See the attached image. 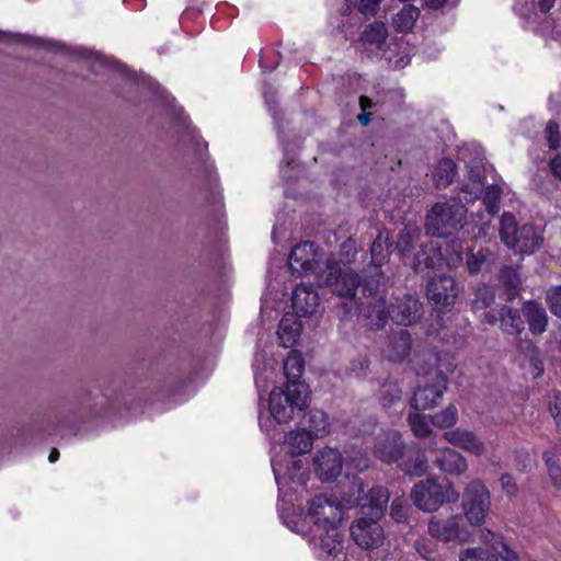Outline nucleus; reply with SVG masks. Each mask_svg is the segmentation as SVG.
Segmentation results:
<instances>
[{
  "label": "nucleus",
  "mask_w": 561,
  "mask_h": 561,
  "mask_svg": "<svg viewBox=\"0 0 561 561\" xmlns=\"http://www.w3.org/2000/svg\"><path fill=\"white\" fill-rule=\"evenodd\" d=\"M389 492L382 486L365 490V484L355 479L343 501L348 507H359V516L350 527L351 537L357 546L371 550L385 542V531L379 524L389 502Z\"/></svg>",
  "instance_id": "nucleus-1"
},
{
  "label": "nucleus",
  "mask_w": 561,
  "mask_h": 561,
  "mask_svg": "<svg viewBox=\"0 0 561 561\" xmlns=\"http://www.w3.org/2000/svg\"><path fill=\"white\" fill-rule=\"evenodd\" d=\"M307 517L312 523L310 543L320 559L342 552L343 538L339 525L343 519L342 504L327 495H317L308 503Z\"/></svg>",
  "instance_id": "nucleus-2"
},
{
  "label": "nucleus",
  "mask_w": 561,
  "mask_h": 561,
  "mask_svg": "<svg viewBox=\"0 0 561 561\" xmlns=\"http://www.w3.org/2000/svg\"><path fill=\"white\" fill-rule=\"evenodd\" d=\"M356 254V243L350 238L341 245L339 261L332 256L324 260L325 270L319 273L318 283L329 287L339 297L352 299L355 309L360 310L364 302H359L356 298L360 278L354 271L347 268L354 262Z\"/></svg>",
  "instance_id": "nucleus-3"
},
{
  "label": "nucleus",
  "mask_w": 561,
  "mask_h": 561,
  "mask_svg": "<svg viewBox=\"0 0 561 561\" xmlns=\"http://www.w3.org/2000/svg\"><path fill=\"white\" fill-rule=\"evenodd\" d=\"M368 306L369 310L366 317L370 325L376 329L383 328L388 317L400 325H411L420 318L421 305L412 295L396 297L390 307H387L382 297H373Z\"/></svg>",
  "instance_id": "nucleus-4"
},
{
  "label": "nucleus",
  "mask_w": 561,
  "mask_h": 561,
  "mask_svg": "<svg viewBox=\"0 0 561 561\" xmlns=\"http://www.w3.org/2000/svg\"><path fill=\"white\" fill-rule=\"evenodd\" d=\"M308 387L302 382H287L272 390L268 400V410L272 417L278 423L290 422L297 412L307 407Z\"/></svg>",
  "instance_id": "nucleus-5"
},
{
  "label": "nucleus",
  "mask_w": 561,
  "mask_h": 561,
  "mask_svg": "<svg viewBox=\"0 0 561 561\" xmlns=\"http://www.w3.org/2000/svg\"><path fill=\"white\" fill-rule=\"evenodd\" d=\"M460 497L453 482L430 478L417 482L412 491L411 499L414 505L424 512H436L444 503H456Z\"/></svg>",
  "instance_id": "nucleus-6"
},
{
  "label": "nucleus",
  "mask_w": 561,
  "mask_h": 561,
  "mask_svg": "<svg viewBox=\"0 0 561 561\" xmlns=\"http://www.w3.org/2000/svg\"><path fill=\"white\" fill-rule=\"evenodd\" d=\"M501 240L519 254H531L542 244L541 231L533 225L517 228L515 217L503 214L500 226Z\"/></svg>",
  "instance_id": "nucleus-7"
},
{
  "label": "nucleus",
  "mask_w": 561,
  "mask_h": 561,
  "mask_svg": "<svg viewBox=\"0 0 561 561\" xmlns=\"http://www.w3.org/2000/svg\"><path fill=\"white\" fill-rule=\"evenodd\" d=\"M465 216L466 208L457 201L435 204L427 215L426 230L439 238L450 236L462 228Z\"/></svg>",
  "instance_id": "nucleus-8"
},
{
  "label": "nucleus",
  "mask_w": 561,
  "mask_h": 561,
  "mask_svg": "<svg viewBox=\"0 0 561 561\" xmlns=\"http://www.w3.org/2000/svg\"><path fill=\"white\" fill-rule=\"evenodd\" d=\"M461 506L470 525L480 526L485 522L491 508V494L481 480L474 479L467 484Z\"/></svg>",
  "instance_id": "nucleus-9"
},
{
  "label": "nucleus",
  "mask_w": 561,
  "mask_h": 561,
  "mask_svg": "<svg viewBox=\"0 0 561 561\" xmlns=\"http://www.w3.org/2000/svg\"><path fill=\"white\" fill-rule=\"evenodd\" d=\"M288 263L294 273L299 275L314 274L317 278L321 270H325L322 255L319 253L316 244L310 241L294 247Z\"/></svg>",
  "instance_id": "nucleus-10"
},
{
  "label": "nucleus",
  "mask_w": 561,
  "mask_h": 561,
  "mask_svg": "<svg viewBox=\"0 0 561 561\" xmlns=\"http://www.w3.org/2000/svg\"><path fill=\"white\" fill-rule=\"evenodd\" d=\"M428 533L443 541L465 542L470 536L462 516L458 514L447 518L432 517L428 522Z\"/></svg>",
  "instance_id": "nucleus-11"
},
{
  "label": "nucleus",
  "mask_w": 561,
  "mask_h": 561,
  "mask_svg": "<svg viewBox=\"0 0 561 561\" xmlns=\"http://www.w3.org/2000/svg\"><path fill=\"white\" fill-rule=\"evenodd\" d=\"M456 296V284L449 276L439 275L427 285V298L439 311L453 307Z\"/></svg>",
  "instance_id": "nucleus-12"
},
{
  "label": "nucleus",
  "mask_w": 561,
  "mask_h": 561,
  "mask_svg": "<svg viewBox=\"0 0 561 561\" xmlns=\"http://www.w3.org/2000/svg\"><path fill=\"white\" fill-rule=\"evenodd\" d=\"M313 463L320 480L330 482L341 473L343 457L337 449L327 447L317 453Z\"/></svg>",
  "instance_id": "nucleus-13"
},
{
  "label": "nucleus",
  "mask_w": 561,
  "mask_h": 561,
  "mask_svg": "<svg viewBox=\"0 0 561 561\" xmlns=\"http://www.w3.org/2000/svg\"><path fill=\"white\" fill-rule=\"evenodd\" d=\"M436 383L432 386L417 387L411 400V407L414 410H427L434 408L442 399L447 389V378L436 371Z\"/></svg>",
  "instance_id": "nucleus-14"
},
{
  "label": "nucleus",
  "mask_w": 561,
  "mask_h": 561,
  "mask_svg": "<svg viewBox=\"0 0 561 561\" xmlns=\"http://www.w3.org/2000/svg\"><path fill=\"white\" fill-rule=\"evenodd\" d=\"M483 321L491 325L500 322L501 330L511 335H519L524 330V321L518 310L508 306L501 307L496 313L494 311H485Z\"/></svg>",
  "instance_id": "nucleus-15"
},
{
  "label": "nucleus",
  "mask_w": 561,
  "mask_h": 561,
  "mask_svg": "<svg viewBox=\"0 0 561 561\" xmlns=\"http://www.w3.org/2000/svg\"><path fill=\"white\" fill-rule=\"evenodd\" d=\"M375 455L382 462L391 463L399 459L403 453V442L397 431H389L377 436Z\"/></svg>",
  "instance_id": "nucleus-16"
},
{
  "label": "nucleus",
  "mask_w": 561,
  "mask_h": 561,
  "mask_svg": "<svg viewBox=\"0 0 561 561\" xmlns=\"http://www.w3.org/2000/svg\"><path fill=\"white\" fill-rule=\"evenodd\" d=\"M410 351L411 336L404 329L392 332L382 346V354L390 362L403 360Z\"/></svg>",
  "instance_id": "nucleus-17"
},
{
  "label": "nucleus",
  "mask_w": 561,
  "mask_h": 561,
  "mask_svg": "<svg viewBox=\"0 0 561 561\" xmlns=\"http://www.w3.org/2000/svg\"><path fill=\"white\" fill-rule=\"evenodd\" d=\"M293 308L298 317H306L316 312L319 297L312 285L300 284L293 291Z\"/></svg>",
  "instance_id": "nucleus-18"
},
{
  "label": "nucleus",
  "mask_w": 561,
  "mask_h": 561,
  "mask_svg": "<svg viewBox=\"0 0 561 561\" xmlns=\"http://www.w3.org/2000/svg\"><path fill=\"white\" fill-rule=\"evenodd\" d=\"M434 463L442 472L456 477L463 474L468 469L467 459L450 448L437 450Z\"/></svg>",
  "instance_id": "nucleus-19"
},
{
  "label": "nucleus",
  "mask_w": 561,
  "mask_h": 561,
  "mask_svg": "<svg viewBox=\"0 0 561 561\" xmlns=\"http://www.w3.org/2000/svg\"><path fill=\"white\" fill-rule=\"evenodd\" d=\"M444 438L449 444L474 456H481L485 451L484 443L473 432L467 430L456 428L446 432Z\"/></svg>",
  "instance_id": "nucleus-20"
},
{
  "label": "nucleus",
  "mask_w": 561,
  "mask_h": 561,
  "mask_svg": "<svg viewBox=\"0 0 561 561\" xmlns=\"http://www.w3.org/2000/svg\"><path fill=\"white\" fill-rule=\"evenodd\" d=\"M522 312L528 324L529 331L534 335H540L546 331L548 325V314L540 304L535 301H525L522 307Z\"/></svg>",
  "instance_id": "nucleus-21"
},
{
  "label": "nucleus",
  "mask_w": 561,
  "mask_h": 561,
  "mask_svg": "<svg viewBox=\"0 0 561 561\" xmlns=\"http://www.w3.org/2000/svg\"><path fill=\"white\" fill-rule=\"evenodd\" d=\"M388 38V28L381 21H375L368 24L362 35L360 42L367 50H379L386 44Z\"/></svg>",
  "instance_id": "nucleus-22"
},
{
  "label": "nucleus",
  "mask_w": 561,
  "mask_h": 561,
  "mask_svg": "<svg viewBox=\"0 0 561 561\" xmlns=\"http://www.w3.org/2000/svg\"><path fill=\"white\" fill-rule=\"evenodd\" d=\"M301 321L294 314H286L278 325V339L284 347H291L298 341L301 333Z\"/></svg>",
  "instance_id": "nucleus-23"
},
{
  "label": "nucleus",
  "mask_w": 561,
  "mask_h": 561,
  "mask_svg": "<svg viewBox=\"0 0 561 561\" xmlns=\"http://www.w3.org/2000/svg\"><path fill=\"white\" fill-rule=\"evenodd\" d=\"M442 261L443 254L440 252V245L432 241L425 244L415 255L413 268L415 272H420L422 270V265H424L425 268H435L440 265Z\"/></svg>",
  "instance_id": "nucleus-24"
},
{
  "label": "nucleus",
  "mask_w": 561,
  "mask_h": 561,
  "mask_svg": "<svg viewBox=\"0 0 561 561\" xmlns=\"http://www.w3.org/2000/svg\"><path fill=\"white\" fill-rule=\"evenodd\" d=\"M313 436L306 430H294L285 436V444L293 455L309 453L313 445Z\"/></svg>",
  "instance_id": "nucleus-25"
},
{
  "label": "nucleus",
  "mask_w": 561,
  "mask_h": 561,
  "mask_svg": "<svg viewBox=\"0 0 561 561\" xmlns=\"http://www.w3.org/2000/svg\"><path fill=\"white\" fill-rule=\"evenodd\" d=\"M469 179L472 181V187L469 185L463 186V192L469 196V199H477L483 190V179L485 173V167L482 160L472 161L469 164Z\"/></svg>",
  "instance_id": "nucleus-26"
},
{
  "label": "nucleus",
  "mask_w": 561,
  "mask_h": 561,
  "mask_svg": "<svg viewBox=\"0 0 561 561\" xmlns=\"http://www.w3.org/2000/svg\"><path fill=\"white\" fill-rule=\"evenodd\" d=\"M420 9L412 5H404L393 18L392 26L397 32L405 33L413 28L420 18Z\"/></svg>",
  "instance_id": "nucleus-27"
},
{
  "label": "nucleus",
  "mask_w": 561,
  "mask_h": 561,
  "mask_svg": "<svg viewBox=\"0 0 561 561\" xmlns=\"http://www.w3.org/2000/svg\"><path fill=\"white\" fill-rule=\"evenodd\" d=\"M305 368V362L301 354L297 351H290L284 360V374L288 382H299Z\"/></svg>",
  "instance_id": "nucleus-28"
},
{
  "label": "nucleus",
  "mask_w": 561,
  "mask_h": 561,
  "mask_svg": "<svg viewBox=\"0 0 561 561\" xmlns=\"http://www.w3.org/2000/svg\"><path fill=\"white\" fill-rule=\"evenodd\" d=\"M308 427L313 438H319L328 434L329 421L325 412L322 410H311L308 413Z\"/></svg>",
  "instance_id": "nucleus-29"
},
{
  "label": "nucleus",
  "mask_w": 561,
  "mask_h": 561,
  "mask_svg": "<svg viewBox=\"0 0 561 561\" xmlns=\"http://www.w3.org/2000/svg\"><path fill=\"white\" fill-rule=\"evenodd\" d=\"M399 466L407 474L421 477L427 470V458L423 453H414L400 462Z\"/></svg>",
  "instance_id": "nucleus-30"
},
{
  "label": "nucleus",
  "mask_w": 561,
  "mask_h": 561,
  "mask_svg": "<svg viewBox=\"0 0 561 561\" xmlns=\"http://www.w3.org/2000/svg\"><path fill=\"white\" fill-rule=\"evenodd\" d=\"M456 175V165L450 159H442L435 169L434 181L438 188L448 186Z\"/></svg>",
  "instance_id": "nucleus-31"
},
{
  "label": "nucleus",
  "mask_w": 561,
  "mask_h": 561,
  "mask_svg": "<svg viewBox=\"0 0 561 561\" xmlns=\"http://www.w3.org/2000/svg\"><path fill=\"white\" fill-rule=\"evenodd\" d=\"M389 233L388 232H379L378 237L374 240L370 253L371 261L375 264L376 270H380L381 264L388 256V245H389Z\"/></svg>",
  "instance_id": "nucleus-32"
},
{
  "label": "nucleus",
  "mask_w": 561,
  "mask_h": 561,
  "mask_svg": "<svg viewBox=\"0 0 561 561\" xmlns=\"http://www.w3.org/2000/svg\"><path fill=\"white\" fill-rule=\"evenodd\" d=\"M494 262V256L486 251L479 250L477 253L468 255L467 265L471 274L488 270Z\"/></svg>",
  "instance_id": "nucleus-33"
},
{
  "label": "nucleus",
  "mask_w": 561,
  "mask_h": 561,
  "mask_svg": "<svg viewBox=\"0 0 561 561\" xmlns=\"http://www.w3.org/2000/svg\"><path fill=\"white\" fill-rule=\"evenodd\" d=\"M481 195L488 214L493 217L500 210L499 203L501 197V188L493 184L486 187L483 186L480 196Z\"/></svg>",
  "instance_id": "nucleus-34"
},
{
  "label": "nucleus",
  "mask_w": 561,
  "mask_h": 561,
  "mask_svg": "<svg viewBox=\"0 0 561 561\" xmlns=\"http://www.w3.org/2000/svg\"><path fill=\"white\" fill-rule=\"evenodd\" d=\"M459 561H497V557L485 548L471 547L460 551Z\"/></svg>",
  "instance_id": "nucleus-35"
},
{
  "label": "nucleus",
  "mask_w": 561,
  "mask_h": 561,
  "mask_svg": "<svg viewBox=\"0 0 561 561\" xmlns=\"http://www.w3.org/2000/svg\"><path fill=\"white\" fill-rule=\"evenodd\" d=\"M495 299V293L492 287L482 285L477 289L476 297L472 301V309L478 312L489 308Z\"/></svg>",
  "instance_id": "nucleus-36"
},
{
  "label": "nucleus",
  "mask_w": 561,
  "mask_h": 561,
  "mask_svg": "<svg viewBox=\"0 0 561 561\" xmlns=\"http://www.w3.org/2000/svg\"><path fill=\"white\" fill-rule=\"evenodd\" d=\"M402 390L394 381L381 385L379 397L383 407H389L401 399Z\"/></svg>",
  "instance_id": "nucleus-37"
},
{
  "label": "nucleus",
  "mask_w": 561,
  "mask_h": 561,
  "mask_svg": "<svg viewBox=\"0 0 561 561\" xmlns=\"http://www.w3.org/2000/svg\"><path fill=\"white\" fill-rule=\"evenodd\" d=\"M543 460H545L547 469H548V474H549L551 484L556 489H561V467L558 463V459L556 458L554 454H552L550 451H545Z\"/></svg>",
  "instance_id": "nucleus-38"
},
{
  "label": "nucleus",
  "mask_w": 561,
  "mask_h": 561,
  "mask_svg": "<svg viewBox=\"0 0 561 561\" xmlns=\"http://www.w3.org/2000/svg\"><path fill=\"white\" fill-rule=\"evenodd\" d=\"M458 419V411L455 405H448L444 411L432 416L433 425L444 428L453 426Z\"/></svg>",
  "instance_id": "nucleus-39"
},
{
  "label": "nucleus",
  "mask_w": 561,
  "mask_h": 561,
  "mask_svg": "<svg viewBox=\"0 0 561 561\" xmlns=\"http://www.w3.org/2000/svg\"><path fill=\"white\" fill-rule=\"evenodd\" d=\"M420 229L417 226H407L397 242V248L405 255L407 252L412 248L413 242L419 238Z\"/></svg>",
  "instance_id": "nucleus-40"
},
{
  "label": "nucleus",
  "mask_w": 561,
  "mask_h": 561,
  "mask_svg": "<svg viewBox=\"0 0 561 561\" xmlns=\"http://www.w3.org/2000/svg\"><path fill=\"white\" fill-rule=\"evenodd\" d=\"M287 478L297 484H305L309 478V472L300 459H293L287 468Z\"/></svg>",
  "instance_id": "nucleus-41"
},
{
  "label": "nucleus",
  "mask_w": 561,
  "mask_h": 561,
  "mask_svg": "<svg viewBox=\"0 0 561 561\" xmlns=\"http://www.w3.org/2000/svg\"><path fill=\"white\" fill-rule=\"evenodd\" d=\"M526 355L529 359L530 374L534 378L540 377L543 374V363L538 348L530 342L526 343Z\"/></svg>",
  "instance_id": "nucleus-42"
},
{
  "label": "nucleus",
  "mask_w": 561,
  "mask_h": 561,
  "mask_svg": "<svg viewBox=\"0 0 561 561\" xmlns=\"http://www.w3.org/2000/svg\"><path fill=\"white\" fill-rule=\"evenodd\" d=\"M408 421L415 436L426 437L431 434V428L424 415L417 413H410Z\"/></svg>",
  "instance_id": "nucleus-43"
},
{
  "label": "nucleus",
  "mask_w": 561,
  "mask_h": 561,
  "mask_svg": "<svg viewBox=\"0 0 561 561\" xmlns=\"http://www.w3.org/2000/svg\"><path fill=\"white\" fill-rule=\"evenodd\" d=\"M346 466L360 472L369 467V460L362 449H354L347 455Z\"/></svg>",
  "instance_id": "nucleus-44"
},
{
  "label": "nucleus",
  "mask_w": 561,
  "mask_h": 561,
  "mask_svg": "<svg viewBox=\"0 0 561 561\" xmlns=\"http://www.w3.org/2000/svg\"><path fill=\"white\" fill-rule=\"evenodd\" d=\"M547 301L551 312L561 317V286L552 287L547 291Z\"/></svg>",
  "instance_id": "nucleus-45"
},
{
  "label": "nucleus",
  "mask_w": 561,
  "mask_h": 561,
  "mask_svg": "<svg viewBox=\"0 0 561 561\" xmlns=\"http://www.w3.org/2000/svg\"><path fill=\"white\" fill-rule=\"evenodd\" d=\"M390 515L398 523L404 522L407 519L408 506H407L404 500L398 497L392 501V504L390 507Z\"/></svg>",
  "instance_id": "nucleus-46"
},
{
  "label": "nucleus",
  "mask_w": 561,
  "mask_h": 561,
  "mask_svg": "<svg viewBox=\"0 0 561 561\" xmlns=\"http://www.w3.org/2000/svg\"><path fill=\"white\" fill-rule=\"evenodd\" d=\"M546 138L548 141V146L551 149H557L560 145V127L559 125L550 121L546 126Z\"/></svg>",
  "instance_id": "nucleus-47"
},
{
  "label": "nucleus",
  "mask_w": 561,
  "mask_h": 561,
  "mask_svg": "<svg viewBox=\"0 0 561 561\" xmlns=\"http://www.w3.org/2000/svg\"><path fill=\"white\" fill-rule=\"evenodd\" d=\"M497 550H495L499 557L503 561H518V554L515 552L504 540L503 538L496 539Z\"/></svg>",
  "instance_id": "nucleus-48"
},
{
  "label": "nucleus",
  "mask_w": 561,
  "mask_h": 561,
  "mask_svg": "<svg viewBox=\"0 0 561 561\" xmlns=\"http://www.w3.org/2000/svg\"><path fill=\"white\" fill-rule=\"evenodd\" d=\"M502 491L510 497L516 496L518 486L510 473H503L500 478Z\"/></svg>",
  "instance_id": "nucleus-49"
},
{
  "label": "nucleus",
  "mask_w": 561,
  "mask_h": 561,
  "mask_svg": "<svg viewBox=\"0 0 561 561\" xmlns=\"http://www.w3.org/2000/svg\"><path fill=\"white\" fill-rule=\"evenodd\" d=\"M382 0H360L358 10L366 16H373L378 12Z\"/></svg>",
  "instance_id": "nucleus-50"
},
{
  "label": "nucleus",
  "mask_w": 561,
  "mask_h": 561,
  "mask_svg": "<svg viewBox=\"0 0 561 561\" xmlns=\"http://www.w3.org/2000/svg\"><path fill=\"white\" fill-rule=\"evenodd\" d=\"M368 366V363L365 358H357L350 363L348 374L351 376H359Z\"/></svg>",
  "instance_id": "nucleus-51"
},
{
  "label": "nucleus",
  "mask_w": 561,
  "mask_h": 561,
  "mask_svg": "<svg viewBox=\"0 0 561 561\" xmlns=\"http://www.w3.org/2000/svg\"><path fill=\"white\" fill-rule=\"evenodd\" d=\"M480 538H481V540L483 542L490 545L492 550H497V543L499 542H496V539L497 538H502V537L500 535L494 534L490 529L484 528V529L481 530Z\"/></svg>",
  "instance_id": "nucleus-52"
},
{
  "label": "nucleus",
  "mask_w": 561,
  "mask_h": 561,
  "mask_svg": "<svg viewBox=\"0 0 561 561\" xmlns=\"http://www.w3.org/2000/svg\"><path fill=\"white\" fill-rule=\"evenodd\" d=\"M271 375H273V371H270V374H263L259 373L257 369L255 370L254 381L257 389H266L267 379L270 378Z\"/></svg>",
  "instance_id": "nucleus-53"
},
{
  "label": "nucleus",
  "mask_w": 561,
  "mask_h": 561,
  "mask_svg": "<svg viewBox=\"0 0 561 561\" xmlns=\"http://www.w3.org/2000/svg\"><path fill=\"white\" fill-rule=\"evenodd\" d=\"M272 467H273V472L275 476L276 483L278 484V486L280 489L282 485L286 481V477L280 473V465L278 462H276L275 460H272Z\"/></svg>",
  "instance_id": "nucleus-54"
},
{
  "label": "nucleus",
  "mask_w": 561,
  "mask_h": 561,
  "mask_svg": "<svg viewBox=\"0 0 561 561\" xmlns=\"http://www.w3.org/2000/svg\"><path fill=\"white\" fill-rule=\"evenodd\" d=\"M550 170L556 178L561 180V156H557L551 160Z\"/></svg>",
  "instance_id": "nucleus-55"
},
{
  "label": "nucleus",
  "mask_w": 561,
  "mask_h": 561,
  "mask_svg": "<svg viewBox=\"0 0 561 561\" xmlns=\"http://www.w3.org/2000/svg\"><path fill=\"white\" fill-rule=\"evenodd\" d=\"M425 5L431 10H438L442 9L448 0H424Z\"/></svg>",
  "instance_id": "nucleus-56"
},
{
  "label": "nucleus",
  "mask_w": 561,
  "mask_h": 561,
  "mask_svg": "<svg viewBox=\"0 0 561 561\" xmlns=\"http://www.w3.org/2000/svg\"><path fill=\"white\" fill-rule=\"evenodd\" d=\"M556 0H539V8L542 12H548Z\"/></svg>",
  "instance_id": "nucleus-57"
},
{
  "label": "nucleus",
  "mask_w": 561,
  "mask_h": 561,
  "mask_svg": "<svg viewBox=\"0 0 561 561\" xmlns=\"http://www.w3.org/2000/svg\"><path fill=\"white\" fill-rule=\"evenodd\" d=\"M358 121L363 126H367L371 121L370 114L363 111V113L358 115Z\"/></svg>",
  "instance_id": "nucleus-58"
},
{
  "label": "nucleus",
  "mask_w": 561,
  "mask_h": 561,
  "mask_svg": "<svg viewBox=\"0 0 561 561\" xmlns=\"http://www.w3.org/2000/svg\"><path fill=\"white\" fill-rule=\"evenodd\" d=\"M359 104L363 111H366L368 107L371 106V100L367 96H360Z\"/></svg>",
  "instance_id": "nucleus-59"
},
{
  "label": "nucleus",
  "mask_w": 561,
  "mask_h": 561,
  "mask_svg": "<svg viewBox=\"0 0 561 561\" xmlns=\"http://www.w3.org/2000/svg\"><path fill=\"white\" fill-rule=\"evenodd\" d=\"M58 458H59V451L56 448H53L48 456L49 462H55L58 460Z\"/></svg>",
  "instance_id": "nucleus-60"
},
{
  "label": "nucleus",
  "mask_w": 561,
  "mask_h": 561,
  "mask_svg": "<svg viewBox=\"0 0 561 561\" xmlns=\"http://www.w3.org/2000/svg\"><path fill=\"white\" fill-rule=\"evenodd\" d=\"M553 419L556 421V424L558 428H561V412H553Z\"/></svg>",
  "instance_id": "nucleus-61"
},
{
  "label": "nucleus",
  "mask_w": 561,
  "mask_h": 561,
  "mask_svg": "<svg viewBox=\"0 0 561 561\" xmlns=\"http://www.w3.org/2000/svg\"><path fill=\"white\" fill-rule=\"evenodd\" d=\"M426 357H427L428 362H431L433 364V366L437 365V357L435 354L428 353V354H426Z\"/></svg>",
  "instance_id": "nucleus-62"
},
{
  "label": "nucleus",
  "mask_w": 561,
  "mask_h": 561,
  "mask_svg": "<svg viewBox=\"0 0 561 561\" xmlns=\"http://www.w3.org/2000/svg\"><path fill=\"white\" fill-rule=\"evenodd\" d=\"M260 426L263 431H265L267 434L271 432V424L264 423L263 420L260 417Z\"/></svg>",
  "instance_id": "nucleus-63"
},
{
  "label": "nucleus",
  "mask_w": 561,
  "mask_h": 561,
  "mask_svg": "<svg viewBox=\"0 0 561 561\" xmlns=\"http://www.w3.org/2000/svg\"><path fill=\"white\" fill-rule=\"evenodd\" d=\"M556 340L561 345V325L559 327L558 331L556 332Z\"/></svg>",
  "instance_id": "nucleus-64"
}]
</instances>
